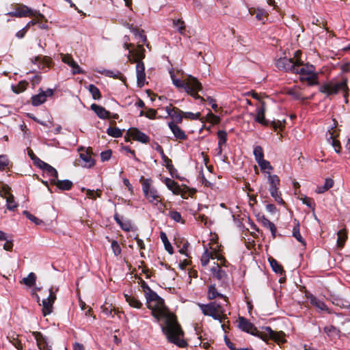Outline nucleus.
Returning a JSON list of instances; mask_svg holds the SVG:
<instances>
[{
    "label": "nucleus",
    "mask_w": 350,
    "mask_h": 350,
    "mask_svg": "<svg viewBox=\"0 0 350 350\" xmlns=\"http://www.w3.org/2000/svg\"><path fill=\"white\" fill-rule=\"evenodd\" d=\"M334 126L329 129L326 133V139L329 144H330L336 153L340 154L341 152L342 147L339 140L335 138L334 132L332 131Z\"/></svg>",
    "instance_id": "obj_16"
},
{
    "label": "nucleus",
    "mask_w": 350,
    "mask_h": 350,
    "mask_svg": "<svg viewBox=\"0 0 350 350\" xmlns=\"http://www.w3.org/2000/svg\"><path fill=\"white\" fill-rule=\"evenodd\" d=\"M142 191L146 200L154 206H157L160 202V195L157 189L152 185V180L151 178H140Z\"/></svg>",
    "instance_id": "obj_7"
},
{
    "label": "nucleus",
    "mask_w": 350,
    "mask_h": 350,
    "mask_svg": "<svg viewBox=\"0 0 350 350\" xmlns=\"http://www.w3.org/2000/svg\"><path fill=\"white\" fill-rule=\"evenodd\" d=\"M42 79V77L40 75H36L30 79V83L32 88H34L36 85H39Z\"/></svg>",
    "instance_id": "obj_64"
},
{
    "label": "nucleus",
    "mask_w": 350,
    "mask_h": 350,
    "mask_svg": "<svg viewBox=\"0 0 350 350\" xmlns=\"http://www.w3.org/2000/svg\"><path fill=\"white\" fill-rule=\"evenodd\" d=\"M131 31L135 38L138 39L139 42L146 43L147 42L146 36L143 33V30L140 31L138 29L133 28Z\"/></svg>",
    "instance_id": "obj_48"
},
{
    "label": "nucleus",
    "mask_w": 350,
    "mask_h": 350,
    "mask_svg": "<svg viewBox=\"0 0 350 350\" xmlns=\"http://www.w3.org/2000/svg\"><path fill=\"white\" fill-rule=\"evenodd\" d=\"M18 204L15 201L12 194H10L6 199V208L9 211H14L18 207Z\"/></svg>",
    "instance_id": "obj_43"
},
{
    "label": "nucleus",
    "mask_w": 350,
    "mask_h": 350,
    "mask_svg": "<svg viewBox=\"0 0 350 350\" xmlns=\"http://www.w3.org/2000/svg\"><path fill=\"white\" fill-rule=\"evenodd\" d=\"M239 328L246 333L250 334L252 336H256L263 341L267 340V336L274 337V333L271 327H262V332L258 330L255 325L251 323L248 319L243 317H239Z\"/></svg>",
    "instance_id": "obj_4"
},
{
    "label": "nucleus",
    "mask_w": 350,
    "mask_h": 350,
    "mask_svg": "<svg viewBox=\"0 0 350 350\" xmlns=\"http://www.w3.org/2000/svg\"><path fill=\"white\" fill-rule=\"evenodd\" d=\"M111 247L113 252L116 256H118L121 254L122 250H121V247L117 241L113 240L111 242Z\"/></svg>",
    "instance_id": "obj_59"
},
{
    "label": "nucleus",
    "mask_w": 350,
    "mask_h": 350,
    "mask_svg": "<svg viewBox=\"0 0 350 350\" xmlns=\"http://www.w3.org/2000/svg\"><path fill=\"white\" fill-rule=\"evenodd\" d=\"M260 221L265 228H267L270 230L272 237L273 239H275L276 237V232H277V228H276L275 225L272 221H271L269 219H267L265 215H262L260 218Z\"/></svg>",
    "instance_id": "obj_26"
},
{
    "label": "nucleus",
    "mask_w": 350,
    "mask_h": 350,
    "mask_svg": "<svg viewBox=\"0 0 350 350\" xmlns=\"http://www.w3.org/2000/svg\"><path fill=\"white\" fill-rule=\"evenodd\" d=\"M100 72L106 77H111L113 79H120L122 77V73L118 70H104Z\"/></svg>",
    "instance_id": "obj_49"
},
{
    "label": "nucleus",
    "mask_w": 350,
    "mask_h": 350,
    "mask_svg": "<svg viewBox=\"0 0 350 350\" xmlns=\"http://www.w3.org/2000/svg\"><path fill=\"white\" fill-rule=\"evenodd\" d=\"M211 258H214V256L212 252H209L207 248L205 247V250L201 256V265L202 267H206Z\"/></svg>",
    "instance_id": "obj_41"
},
{
    "label": "nucleus",
    "mask_w": 350,
    "mask_h": 350,
    "mask_svg": "<svg viewBox=\"0 0 350 350\" xmlns=\"http://www.w3.org/2000/svg\"><path fill=\"white\" fill-rule=\"evenodd\" d=\"M107 133L113 137L118 138L120 137L122 135V133L121 129H120L118 127H111L109 126L107 129Z\"/></svg>",
    "instance_id": "obj_50"
},
{
    "label": "nucleus",
    "mask_w": 350,
    "mask_h": 350,
    "mask_svg": "<svg viewBox=\"0 0 350 350\" xmlns=\"http://www.w3.org/2000/svg\"><path fill=\"white\" fill-rule=\"evenodd\" d=\"M302 65V61L299 59L295 61L293 58H288L286 57H280L275 62V66L278 69L292 74L295 73L296 66Z\"/></svg>",
    "instance_id": "obj_8"
},
{
    "label": "nucleus",
    "mask_w": 350,
    "mask_h": 350,
    "mask_svg": "<svg viewBox=\"0 0 350 350\" xmlns=\"http://www.w3.org/2000/svg\"><path fill=\"white\" fill-rule=\"evenodd\" d=\"M269 262L271 267L275 273L282 275L284 273L282 266L273 258H269Z\"/></svg>",
    "instance_id": "obj_34"
},
{
    "label": "nucleus",
    "mask_w": 350,
    "mask_h": 350,
    "mask_svg": "<svg viewBox=\"0 0 350 350\" xmlns=\"http://www.w3.org/2000/svg\"><path fill=\"white\" fill-rule=\"evenodd\" d=\"M10 163L9 159L7 155H0V171H3L8 166Z\"/></svg>",
    "instance_id": "obj_58"
},
{
    "label": "nucleus",
    "mask_w": 350,
    "mask_h": 350,
    "mask_svg": "<svg viewBox=\"0 0 350 350\" xmlns=\"http://www.w3.org/2000/svg\"><path fill=\"white\" fill-rule=\"evenodd\" d=\"M23 215H25L28 219L34 223L36 225H41L43 221L39 218L36 217L31 213H30L28 211H23Z\"/></svg>",
    "instance_id": "obj_54"
},
{
    "label": "nucleus",
    "mask_w": 350,
    "mask_h": 350,
    "mask_svg": "<svg viewBox=\"0 0 350 350\" xmlns=\"http://www.w3.org/2000/svg\"><path fill=\"white\" fill-rule=\"evenodd\" d=\"M200 112H198L196 113L191 112V111L183 112V118H185L186 119L196 120H198L200 118Z\"/></svg>",
    "instance_id": "obj_60"
},
{
    "label": "nucleus",
    "mask_w": 350,
    "mask_h": 350,
    "mask_svg": "<svg viewBox=\"0 0 350 350\" xmlns=\"http://www.w3.org/2000/svg\"><path fill=\"white\" fill-rule=\"evenodd\" d=\"M43 172L49 178L51 185H53L58 178L57 171L51 165H49ZM43 176H44V174H43Z\"/></svg>",
    "instance_id": "obj_33"
},
{
    "label": "nucleus",
    "mask_w": 350,
    "mask_h": 350,
    "mask_svg": "<svg viewBox=\"0 0 350 350\" xmlns=\"http://www.w3.org/2000/svg\"><path fill=\"white\" fill-rule=\"evenodd\" d=\"M151 313L157 320L165 318V325L162 327V331L170 342L181 348L187 346V342L180 338L183 335L180 326L172 317L167 314L165 305L164 306H157V308L152 309Z\"/></svg>",
    "instance_id": "obj_1"
},
{
    "label": "nucleus",
    "mask_w": 350,
    "mask_h": 350,
    "mask_svg": "<svg viewBox=\"0 0 350 350\" xmlns=\"http://www.w3.org/2000/svg\"><path fill=\"white\" fill-rule=\"evenodd\" d=\"M160 238L164 245L165 250L167 251L170 254H172L174 253V249L169 241L165 232L161 231L160 232Z\"/></svg>",
    "instance_id": "obj_37"
},
{
    "label": "nucleus",
    "mask_w": 350,
    "mask_h": 350,
    "mask_svg": "<svg viewBox=\"0 0 350 350\" xmlns=\"http://www.w3.org/2000/svg\"><path fill=\"white\" fill-rule=\"evenodd\" d=\"M293 236L302 245H306V241H304V239H303L300 234L299 222H297V225L293 227Z\"/></svg>",
    "instance_id": "obj_47"
},
{
    "label": "nucleus",
    "mask_w": 350,
    "mask_h": 350,
    "mask_svg": "<svg viewBox=\"0 0 350 350\" xmlns=\"http://www.w3.org/2000/svg\"><path fill=\"white\" fill-rule=\"evenodd\" d=\"M334 184V182L332 178H327L325 180L324 185L321 186H318L315 190V192L319 194L323 193L325 191H328L332 187H333Z\"/></svg>",
    "instance_id": "obj_30"
},
{
    "label": "nucleus",
    "mask_w": 350,
    "mask_h": 350,
    "mask_svg": "<svg viewBox=\"0 0 350 350\" xmlns=\"http://www.w3.org/2000/svg\"><path fill=\"white\" fill-rule=\"evenodd\" d=\"M146 301L150 304L152 301L156 302V306H164L165 301L152 289L145 295Z\"/></svg>",
    "instance_id": "obj_21"
},
{
    "label": "nucleus",
    "mask_w": 350,
    "mask_h": 350,
    "mask_svg": "<svg viewBox=\"0 0 350 350\" xmlns=\"http://www.w3.org/2000/svg\"><path fill=\"white\" fill-rule=\"evenodd\" d=\"M33 164L36 167L41 169L43 172L45 170L46 168H47L49 167V165H50L47 163L41 160L40 158H36V160H34V161H33Z\"/></svg>",
    "instance_id": "obj_61"
},
{
    "label": "nucleus",
    "mask_w": 350,
    "mask_h": 350,
    "mask_svg": "<svg viewBox=\"0 0 350 350\" xmlns=\"http://www.w3.org/2000/svg\"><path fill=\"white\" fill-rule=\"evenodd\" d=\"M112 155V150L111 149H108L107 150L103 151L100 153V159L103 162L109 161Z\"/></svg>",
    "instance_id": "obj_62"
},
{
    "label": "nucleus",
    "mask_w": 350,
    "mask_h": 350,
    "mask_svg": "<svg viewBox=\"0 0 350 350\" xmlns=\"http://www.w3.org/2000/svg\"><path fill=\"white\" fill-rule=\"evenodd\" d=\"M90 93L92 94L94 100H99L101 98L102 95L99 89L94 84L89 85L88 88Z\"/></svg>",
    "instance_id": "obj_44"
},
{
    "label": "nucleus",
    "mask_w": 350,
    "mask_h": 350,
    "mask_svg": "<svg viewBox=\"0 0 350 350\" xmlns=\"http://www.w3.org/2000/svg\"><path fill=\"white\" fill-rule=\"evenodd\" d=\"M271 196L274 199L275 202L279 205L284 206L285 202L282 199V193L280 189L270 190L269 191Z\"/></svg>",
    "instance_id": "obj_39"
},
{
    "label": "nucleus",
    "mask_w": 350,
    "mask_h": 350,
    "mask_svg": "<svg viewBox=\"0 0 350 350\" xmlns=\"http://www.w3.org/2000/svg\"><path fill=\"white\" fill-rule=\"evenodd\" d=\"M28 84L29 83L27 81L22 80L20 81L16 85H12L11 88L14 93L20 94L27 89Z\"/></svg>",
    "instance_id": "obj_38"
},
{
    "label": "nucleus",
    "mask_w": 350,
    "mask_h": 350,
    "mask_svg": "<svg viewBox=\"0 0 350 350\" xmlns=\"http://www.w3.org/2000/svg\"><path fill=\"white\" fill-rule=\"evenodd\" d=\"M23 282L26 286L32 287L36 284V275L34 273L31 272L27 278H24L23 279Z\"/></svg>",
    "instance_id": "obj_45"
},
{
    "label": "nucleus",
    "mask_w": 350,
    "mask_h": 350,
    "mask_svg": "<svg viewBox=\"0 0 350 350\" xmlns=\"http://www.w3.org/2000/svg\"><path fill=\"white\" fill-rule=\"evenodd\" d=\"M172 83L175 87L183 89L185 92L191 96L196 100H199L201 103L205 101V99L200 96L198 93L199 91L202 90V85L197 78L192 75L188 76L186 83L178 78L177 79L174 80Z\"/></svg>",
    "instance_id": "obj_3"
},
{
    "label": "nucleus",
    "mask_w": 350,
    "mask_h": 350,
    "mask_svg": "<svg viewBox=\"0 0 350 350\" xmlns=\"http://www.w3.org/2000/svg\"><path fill=\"white\" fill-rule=\"evenodd\" d=\"M164 183L169 190H170L174 195H181L183 198H186L185 196V192L180 187L178 183L170 178H165L164 179Z\"/></svg>",
    "instance_id": "obj_14"
},
{
    "label": "nucleus",
    "mask_w": 350,
    "mask_h": 350,
    "mask_svg": "<svg viewBox=\"0 0 350 350\" xmlns=\"http://www.w3.org/2000/svg\"><path fill=\"white\" fill-rule=\"evenodd\" d=\"M319 90L325 94L327 96L337 94L340 91L344 92L345 101L348 103L349 88L347 87V79H342L340 82L330 81L320 85Z\"/></svg>",
    "instance_id": "obj_5"
},
{
    "label": "nucleus",
    "mask_w": 350,
    "mask_h": 350,
    "mask_svg": "<svg viewBox=\"0 0 350 350\" xmlns=\"http://www.w3.org/2000/svg\"><path fill=\"white\" fill-rule=\"evenodd\" d=\"M329 299L334 306H338L340 308L347 309L350 312V302L347 299L335 294H330Z\"/></svg>",
    "instance_id": "obj_15"
},
{
    "label": "nucleus",
    "mask_w": 350,
    "mask_h": 350,
    "mask_svg": "<svg viewBox=\"0 0 350 350\" xmlns=\"http://www.w3.org/2000/svg\"><path fill=\"white\" fill-rule=\"evenodd\" d=\"M301 200L304 204L306 205L309 208H310L312 212H314L316 204L312 198L305 196L304 198H301Z\"/></svg>",
    "instance_id": "obj_53"
},
{
    "label": "nucleus",
    "mask_w": 350,
    "mask_h": 350,
    "mask_svg": "<svg viewBox=\"0 0 350 350\" xmlns=\"http://www.w3.org/2000/svg\"><path fill=\"white\" fill-rule=\"evenodd\" d=\"M32 336L36 340L37 345L40 349H47L49 347L48 338L40 332H33Z\"/></svg>",
    "instance_id": "obj_19"
},
{
    "label": "nucleus",
    "mask_w": 350,
    "mask_h": 350,
    "mask_svg": "<svg viewBox=\"0 0 350 350\" xmlns=\"http://www.w3.org/2000/svg\"><path fill=\"white\" fill-rule=\"evenodd\" d=\"M53 303L50 299H44L42 300V314L46 317L50 314L53 311Z\"/></svg>",
    "instance_id": "obj_35"
},
{
    "label": "nucleus",
    "mask_w": 350,
    "mask_h": 350,
    "mask_svg": "<svg viewBox=\"0 0 350 350\" xmlns=\"http://www.w3.org/2000/svg\"><path fill=\"white\" fill-rule=\"evenodd\" d=\"M168 215L176 222L184 223V221L182 220L181 214L175 210L170 211Z\"/></svg>",
    "instance_id": "obj_57"
},
{
    "label": "nucleus",
    "mask_w": 350,
    "mask_h": 350,
    "mask_svg": "<svg viewBox=\"0 0 350 350\" xmlns=\"http://www.w3.org/2000/svg\"><path fill=\"white\" fill-rule=\"evenodd\" d=\"M85 190L86 191L87 197L90 199H96V197L100 198L101 196V190L100 189H97L95 191L94 189H85L84 187L82 188V191H85Z\"/></svg>",
    "instance_id": "obj_51"
},
{
    "label": "nucleus",
    "mask_w": 350,
    "mask_h": 350,
    "mask_svg": "<svg viewBox=\"0 0 350 350\" xmlns=\"http://www.w3.org/2000/svg\"><path fill=\"white\" fill-rule=\"evenodd\" d=\"M338 239H337V244L338 247H342L345 245L346 240L347 239V234L345 229H342L339 230L337 232Z\"/></svg>",
    "instance_id": "obj_42"
},
{
    "label": "nucleus",
    "mask_w": 350,
    "mask_h": 350,
    "mask_svg": "<svg viewBox=\"0 0 350 350\" xmlns=\"http://www.w3.org/2000/svg\"><path fill=\"white\" fill-rule=\"evenodd\" d=\"M90 109L96 114V116L101 120H109L111 112L107 111L105 107L93 103L90 106Z\"/></svg>",
    "instance_id": "obj_17"
},
{
    "label": "nucleus",
    "mask_w": 350,
    "mask_h": 350,
    "mask_svg": "<svg viewBox=\"0 0 350 350\" xmlns=\"http://www.w3.org/2000/svg\"><path fill=\"white\" fill-rule=\"evenodd\" d=\"M323 331L331 340L338 339L340 336V329L334 325L324 327Z\"/></svg>",
    "instance_id": "obj_24"
},
{
    "label": "nucleus",
    "mask_w": 350,
    "mask_h": 350,
    "mask_svg": "<svg viewBox=\"0 0 350 350\" xmlns=\"http://www.w3.org/2000/svg\"><path fill=\"white\" fill-rule=\"evenodd\" d=\"M170 117L176 124H181L183 119V111L179 109H176Z\"/></svg>",
    "instance_id": "obj_40"
},
{
    "label": "nucleus",
    "mask_w": 350,
    "mask_h": 350,
    "mask_svg": "<svg viewBox=\"0 0 350 350\" xmlns=\"http://www.w3.org/2000/svg\"><path fill=\"white\" fill-rule=\"evenodd\" d=\"M46 101V95L44 94V90L41 88L39 89V93L33 95L31 98V105L33 107L40 106Z\"/></svg>",
    "instance_id": "obj_25"
},
{
    "label": "nucleus",
    "mask_w": 350,
    "mask_h": 350,
    "mask_svg": "<svg viewBox=\"0 0 350 350\" xmlns=\"http://www.w3.org/2000/svg\"><path fill=\"white\" fill-rule=\"evenodd\" d=\"M211 271L213 274V276L218 280L224 282L227 279L228 275L226 272L221 269L218 264H217L216 267H213L211 269Z\"/></svg>",
    "instance_id": "obj_27"
},
{
    "label": "nucleus",
    "mask_w": 350,
    "mask_h": 350,
    "mask_svg": "<svg viewBox=\"0 0 350 350\" xmlns=\"http://www.w3.org/2000/svg\"><path fill=\"white\" fill-rule=\"evenodd\" d=\"M116 222L120 226L121 229L125 232H129L131 230V224L129 220L122 221V218L118 213L113 215Z\"/></svg>",
    "instance_id": "obj_28"
},
{
    "label": "nucleus",
    "mask_w": 350,
    "mask_h": 350,
    "mask_svg": "<svg viewBox=\"0 0 350 350\" xmlns=\"http://www.w3.org/2000/svg\"><path fill=\"white\" fill-rule=\"evenodd\" d=\"M208 298L209 299H214L217 297H220L224 299V302H226V297L221 293H219L215 284L210 285L208 289Z\"/></svg>",
    "instance_id": "obj_31"
},
{
    "label": "nucleus",
    "mask_w": 350,
    "mask_h": 350,
    "mask_svg": "<svg viewBox=\"0 0 350 350\" xmlns=\"http://www.w3.org/2000/svg\"><path fill=\"white\" fill-rule=\"evenodd\" d=\"M173 25L174 27H178V31L179 33L183 35L185 31V22L181 19H177L173 21Z\"/></svg>",
    "instance_id": "obj_55"
},
{
    "label": "nucleus",
    "mask_w": 350,
    "mask_h": 350,
    "mask_svg": "<svg viewBox=\"0 0 350 350\" xmlns=\"http://www.w3.org/2000/svg\"><path fill=\"white\" fill-rule=\"evenodd\" d=\"M157 111L154 109H148L146 113L144 111L139 112V116H145L147 118L150 120L156 119Z\"/></svg>",
    "instance_id": "obj_56"
},
{
    "label": "nucleus",
    "mask_w": 350,
    "mask_h": 350,
    "mask_svg": "<svg viewBox=\"0 0 350 350\" xmlns=\"http://www.w3.org/2000/svg\"><path fill=\"white\" fill-rule=\"evenodd\" d=\"M79 158L85 163L83 166L87 168H91L95 165V160L91 157L89 150L79 154Z\"/></svg>",
    "instance_id": "obj_23"
},
{
    "label": "nucleus",
    "mask_w": 350,
    "mask_h": 350,
    "mask_svg": "<svg viewBox=\"0 0 350 350\" xmlns=\"http://www.w3.org/2000/svg\"><path fill=\"white\" fill-rule=\"evenodd\" d=\"M258 164L262 172L264 174H267V175H269V173H271V171L273 170V166L267 160L263 159L261 161L258 162Z\"/></svg>",
    "instance_id": "obj_36"
},
{
    "label": "nucleus",
    "mask_w": 350,
    "mask_h": 350,
    "mask_svg": "<svg viewBox=\"0 0 350 350\" xmlns=\"http://www.w3.org/2000/svg\"><path fill=\"white\" fill-rule=\"evenodd\" d=\"M228 133L224 130H219L217 132L218 145L222 146L227 142Z\"/></svg>",
    "instance_id": "obj_52"
},
{
    "label": "nucleus",
    "mask_w": 350,
    "mask_h": 350,
    "mask_svg": "<svg viewBox=\"0 0 350 350\" xmlns=\"http://www.w3.org/2000/svg\"><path fill=\"white\" fill-rule=\"evenodd\" d=\"M126 301L129 304L131 307L139 309L142 306V303L138 299V298L133 295H129L124 294Z\"/></svg>",
    "instance_id": "obj_32"
},
{
    "label": "nucleus",
    "mask_w": 350,
    "mask_h": 350,
    "mask_svg": "<svg viewBox=\"0 0 350 350\" xmlns=\"http://www.w3.org/2000/svg\"><path fill=\"white\" fill-rule=\"evenodd\" d=\"M294 74H299L301 75V80H310L317 77L315 73V67L309 64H306L301 68L300 66H296Z\"/></svg>",
    "instance_id": "obj_10"
},
{
    "label": "nucleus",
    "mask_w": 350,
    "mask_h": 350,
    "mask_svg": "<svg viewBox=\"0 0 350 350\" xmlns=\"http://www.w3.org/2000/svg\"><path fill=\"white\" fill-rule=\"evenodd\" d=\"M53 185H55L58 189L62 191H69L73 186V183L71 180L68 179L59 180L58 178Z\"/></svg>",
    "instance_id": "obj_29"
},
{
    "label": "nucleus",
    "mask_w": 350,
    "mask_h": 350,
    "mask_svg": "<svg viewBox=\"0 0 350 350\" xmlns=\"http://www.w3.org/2000/svg\"><path fill=\"white\" fill-rule=\"evenodd\" d=\"M102 312L107 316L113 317L116 314L115 309L112 308L111 306H107L106 305H103L101 306Z\"/></svg>",
    "instance_id": "obj_63"
},
{
    "label": "nucleus",
    "mask_w": 350,
    "mask_h": 350,
    "mask_svg": "<svg viewBox=\"0 0 350 350\" xmlns=\"http://www.w3.org/2000/svg\"><path fill=\"white\" fill-rule=\"evenodd\" d=\"M129 132L131 137H132V138L135 141L146 144L150 140V137L146 134L142 132L137 128H133L129 130Z\"/></svg>",
    "instance_id": "obj_18"
},
{
    "label": "nucleus",
    "mask_w": 350,
    "mask_h": 350,
    "mask_svg": "<svg viewBox=\"0 0 350 350\" xmlns=\"http://www.w3.org/2000/svg\"><path fill=\"white\" fill-rule=\"evenodd\" d=\"M253 154L257 163L265 159L262 148L260 146H256L254 148Z\"/></svg>",
    "instance_id": "obj_46"
},
{
    "label": "nucleus",
    "mask_w": 350,
    "mask_h": 350,
    "mask_svg": "<svg viewBox=\"0 0 350 350\" xmlns=\"http://www.w3.org/2000/svg\"><path fill=\"white\" fill-rule=\"evenodd\" d=\"M168 126L170 129L171 131L174 135V137L178 140H185L187 139V135L185 132L182 130L177 124H176L173 122H170L168 123Z\"/></svg>",
    "instance_id": "obj_20"
},
{
    "label": "nucleus",
    "mask_w": 350,
    "mask_h": 350,
    "mask_svg": "<svg viewBox=\"0 0 350 350\" xmlns=\"http://www.w3.org/2000/svg\"><path fill=\"white\" fill-rule=\"evenodd\" d=\"M62 61L68 64L71 68L73 75L83 74V70L79 66V64L73 59L70 54L63 55Z\"/></svg>",
    "instance_id": "obj_12"
},
{
    "label": "nucleus",
    "mask_w": 350,
    "mask_h": 350,
    "mask_svg": "<svg viewBox=\"0 0 350 350\" xmlns=\"http://www.w3.org/2000/svg\"><path fill=\"white\" fill-rule=\"evenodd\" d=\"M306 297L310 301V304L315 307L317 309L319 310L320 311L326 312L328 314L332 313V310L327 307L323 301L319 299L312 293H307Z\"/></svg>",
    "instance_id": "obj_11"
},
{
    "label": "nucleus",
    "mask_w": 350,
    "mask_h": 350,
    "mask_svg": "<svg viewBox=\"0 0 350 350\" xmlns=\"http://www.w3.org/2000/svg\"><path fill=\"white\" fill-rule=\"evenodd\" d=\"M265 103H262L259 106H258L256 109V116L254 120L256 122L267 126L269 125V120H267L265 116Z\"/></svg>",
    "instance_id": "obj_13"
},
{
    "label": "nucleus",
    "mask_w": 350,
    "mask_h": 350,
    "mask_svg": "<svg viewBox=\"0 0 350 350\" xmlns=\"http://www.w3.org/2000/svg\"><path fill=\"white\" fill-rule=\"evenodd\" d=\"M8 15L22 18L27 16H38L41 19L44 18V16L38 10H32L29 8L27 5L21 4L16 7L14 11L10 12Z\"/></svg>",
    "instance_id": "obj_9"
},
{
    "label": "nucleus",
    "mask_w": 350,
    "mask_h": 350,
    "mask_svg": "<svg viewBox=\"0 0 350 350\" xmlns=\"http://www.w3.org/2000/svg\"><path fill=\"white\" fill-rule=\"evenodd\" d=\"M267 179L269 185V191L280 189V178L278 175L269 173V175L267 176Z\"/></svg>",
    "instance_id": "obj_22"
},
{
    "label": "nucleus",
    "mask_w": 350,
    "mask_h": 350,
    "mask_svg": "<svg viewBox=\"0 0 350 350\" xmlns=\"http://www.w3.org/2000/svg\"><path fill=\"white\" fill-rule=\"evenodd\" d=\"M198 306L204 316L211 317L219 323L223 322L226 310L222 304L213 301L208 304H198Z\"/></svg>",
    "instance_id": "obj_6"
},
{
    "label": "nucleus",
    "mask_w": 350,
    "mask_h": 350,
    "mask_svg": "<svg viewBox=\"0 0 350 350\" xmlns=\"http://www.w3.org/2000/svg\"><path fill=\"white\" fill-rule=\"evenodd\" d=\"M125 42L124 44V48L129 50V54L127 58L130 63H136V75H137V84L139 88H142L145 84L146 81V72L145 66L142 59L145 58V49L142 45H138L134 49H129V47L132 46L131 44H129L127 41L129 40L128 36H124Z\"/></svg>",
    "instance_id": "obj_2"
}]
</instances>
